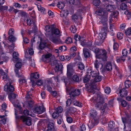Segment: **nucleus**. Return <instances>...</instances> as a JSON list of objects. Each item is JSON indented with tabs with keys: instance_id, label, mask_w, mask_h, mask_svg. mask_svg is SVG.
Instances as JSON below:
<instances>
[{
	"instance_id": "nucleus-1",
	"label": "nucleus",
	"mask_w": 131,
	"mask_h": 131,
	"mask_svg": "<svg viewBox=\"0 0 131 131\" xmlns=\"http://www.w3.org/2000/svg\"><path fill=\"white\" fill-rule=\"evenodd\" d=\"M91 116L93 118L91 121H90L88 124L89 128H93L96 125L99 123V118L97 116L96 112L95 110H92L90 111Z\"/></svg>"
},
{
	"instance_id": "nucleus-2",
	"label": "nucleus",
	"mask_w": 131,
	"mask_h": 131,
	"mask_svg": "<svg viewBox=\"0 0 131 131\" xmlns=\"http://www.w3.org/2000/svg\"><path fill=\"white\" fill-rule=\"evenodd\" d=\"M95 100L94 102L96 103L95 107L101 108L102 110V113H104L107 105V104H105L103 107H102V104L104 103V100L102 97L100 95H97V97L95 98Z\"/></svg>"
},
{
	"instance_id": "nucleus-3",
	"label": "nucleus",
	"mask_w": 131,
	"mask_h": 131,
	"mask_svg": "<svg viewBox=\"0 0 131 131\" xmlns=\"http://www.w3.org/2000/svg\"><path fill=\"white\" fill-rule=\"evenodd\" d=\"M102 28L101 29V32L100 34V36L101 38V41L100 42H97V44L98 45H101L103 42V40L105 38L108 29V27L106 22L103 23Z\"/></svg>"
},
{
	"instance_id": "nucleus-4",
	"label": "nucleus",
	"mask_w": 131,
	"mask_h": 131,
	"mask_svg": "<svg viewBox=\"0 0 131 131\" xmlns=\"http://www.w3.org/2000/svg\"><path fill=\"white\" fill-rule=\"evenodd\" d=\"M95 52L97 58L102 59L104 61L106 60L107 57L106 55L107 52L105 50L96 48L95 49Z\"/></svg>"
},
{
	"instance_id": "nucleus-5",
	"label": "nucleus",
	"mask_w": 131,
	"mask_h": 131,
	"mask_svg": "<svg viewBox=\"0 0 131 131\" xmlns=\"http://www.w3.org/2000/svg\"><path fill=\"white\" fill-rule=\"evenodd\" d=\"M96 14L99 16H102L101 21L100 22V24L106 22L107 21L108 13L105 11L102 10H99L96 12Z\"/></svg>"
},
{
	"instance_id": "nucleus-6",
	"label": "nucleus",
	"mask_w": 131,
	"mask_h": 131,
	"mask_svg": "<svg viewBox=\"0 0 131 131\" xmlns=\"http://www.w3.org/2000/svg\"><path fill=\"white\" fill-rule=\"evenodd\" d=\"M80 90L73 87L70 88L69 91V93L71 98L78 96L80 94Z\"/></svg>"
},
{
	"instance_id": "nucleus-7",
	"label": "nucleus",
	"mask_w": 131,
	"mask_h": 131,
	"mask_svg": "<svg viewBox=\"0 0 131 131\" xmlns=\"http://www.w3.org/2000/svg\"><path fill=\"white\" fill-rule=\"evenodd\" d=\"M13 81L10 79L9 84L6 83L5 86L4 90L5 91L7 92L8 93L13 92L14 90V88L13 85H11V83L13 82Z\"/></svg>"
},
{
	"instance_id": "nucleus-8",
	"label": "nucleus",
	"mask_w": 131,
	"mask_h": 131,
	"mask_svg": "<svg viewBox=\"0 0 131 131\" xmlns=\"http://www.w3.org/2000/svg\"><path fill=\"white\" fill-rule=\"evenodd\" d=\"M20 118L23 123L27 125L30 126L31 125L32 120L31 117L21 116L20 117Z\"/></svg>"
},
{
	"instance_id": "nucleus-9",
	"label": "nucleus",
	"mask_w": 131,
	"mask_h": 131,
	"mask_svg": "<svg viewBox=\"0 0 131 131\" xmlns=\"http://www.w3.org/2000/svg\"><path fill=\"white\" fill-rule=\"evenodd\" d=\"M74 70L73 69V66L71 64L67 66V75L68 77H71L74 73Z\"/></svg>"
},
{
	"instance_id": "nucleus-10",
	"label": "nucleus",
	"mask_w": 131,
	"mask_h": 131,
	"mask_svg": "<svg viewBox=\"0 0 131 131\" xmlns=\"http://www.w3.org/2000/svg\"><path fill=\"white\" fill-rule=\"evenodd\" d=\"M54 125L52 121H49L48 123L46 131H54Z\"/></svg>"
},
{
	"instance_id": "nucleus-11",
	"label": "nucleus",
	"mask_w": 131,
	"mask_h": 131,
	"mask_svg": "<svg viewBox=\"0 0 131 131\" xmlns=\"http://www.w3.org/2000/svg\"><path fill=\"white\" fill-rule=\"evenodd\" d=\"M49 39L53 43L55 44H59L62 43V42L59 38L54 37L53 35L50 37Z\"/></svg>"
},
{
	"instance_id": "nucleus-12",
	"label": "nucleus",
	"mask_w": 131,
	"mask_h": 131,
	"mask_svg": "<svg viewBox=\"0 0 131 131\" xmlns=\"http://www.w3.org/2000/svg\"><path fill=\"white\" fill-rule=\"evenodd\" d=\"M0 72L1 73L2 77L3 79L4 80L5 82L6 83H8L9 82V80L8 77V75L6 74L5 72L3 71L2 69L0 70Z\"/></svg>"
},
{
	"instance_id": "nucleus-13",
	"label": "nucleus",
	"mask_w": 131,
	"mask_h": 131,
	"mask_svg": "<svg viewBox=\"0 0 131 131\" xmlns=\"http://www.w3.org/2000/svg\"><path fill=\"white\" fill-rule=\"evenodd\" d=\"M45 111V109L43 107L41 106L37 107H35L34 110V112L39 114L42 113Z\"/></svg>"
},
{
	"instance_id": "nucleus-14",
	"label": "nucleus",
	"mask_w": 131,
	"mask_h": 131,
	"mask_svg": "<svg viewBox=\"0 0 131 131\" xmlns=\"http://www.w3.org/2000/svg\"><path fill=\"white\" fill-rule=\"evenodd\" d=\"M91 80V85H93L95 83L101 81L102 80L101 77L98 75L93 79H92Z\"/></svg>"
},
{
	"instance_id": "nucleus-15",
	"label": "nucleus",
	"mask_w": 131,
	"mask_h": 131,
	"mask_svg": "<svg viewBox=\"0 0 131 131\" xmlns=\"http://www.w3.org/2000/svg\"><path fill=\"white\" fill-rule=\"evenodd\" d=\"M51 32L52 35H54L58 36L61 35L60 30L56 28L54 25L53 28L52 29Z\"/></svg>"
},
{
	"instance_id": "nucleus-16",
	"label": "nucleus",
	"mask_w": 131,
	"mask_h": 131,
	"mask_svg": "<svg viewBox=\"0 0 131 131\" xmlns=\"http://www.w3.org/2000/svg\"><path fill=\"white\" fill-rule=\"evenodd\" d=\"M119 93L120 96L122 97H125L127 94V92L125 88H123L120 90Z\"/></svg>"
},
{
	"instance_id": "nucleus-17",
	"label": "nucleus",
	"mask_w": 131,
	"mask_h": 131,
	"mask_svg": "<svg viewBox=\"0 0 131 131\" xmlns=\"http://www.w3.org/2000/svg\"><path fill=\"white\" fill-rule=\"evenodd\" d=\"M51 56L50 54H48L42 56V60L45 62H47L49 61V59Z\"/></svg>"
},
{
	"instance_id": "nucleus-18",
	"label": "nucleus",
	"mask_w": 131,
	"mask_h": 131,
	"mask_svg": "<svg viewBox=\"0 0 131 131\" xmlns=\"http://www.w3.org/2000/svg\"><path fill=\"white\" fill-rule=\"evenodd\" d=\"M17 96V95L15 94L14 93H10L9 95V100L10 101L12 102H14V100L16 99V98Z\"/></svg>"
},
{
	"instance_id": "nucleus-19",
	"label": "nucleus",
	"mask_w": 131,
	"mask_h": 131,
	"mask_svg": "<svg viewBox=\"0 0 131 131\" xmlns=\"http://www.w3.org/2000/svg\"><path fill=\"white\" fill-rule=\"evenodd\" d=\"M119 15V12L117 11H115L113 12V14H111L109 17V20L110 22L112 21V18H116Z\"/></svg>"
},
{
	"instance_id": "nucleus-20",
	"label": "nucleus",
	"mask_w": 131,
	"mask_h": 131,
	"mask_svg": "<svg viewBox=\"0 0 131 131\" xmlns=\"http://www.w3.org/2000/svg\"><path fill=\"white\" fill-rule=\"evenodd\" d=\"M83 52L85 58H88L90 57V53L88 49L86 48H84L83 49Z\"/></svg>"
},
{
	"instance_id": "nucleus-21",
	"label": "nucleus",
	"mask_w": 131,
	"mask_h": 131,
	"mask_svg": "<svg viewBox=\"0 0 131 131\" xmlns=\"http://www.w3.org/2000/svg\"><path fill=\"white\" fill-rule=\"evenodd\" d=\"M13 60L15 61H17L19 60H21L19 58V54L17 52H15L13 53Z\"/></svg>"
},
{
	"instance_id": "nucleus-22",
	"label": "nucleus",
	"mask_w": 131,
	"mask_h": 131,
	"mask_svg": "<svg viewBox=\"0 0 131 131\" xmlns=\"http://www.w3.org/2000/svg\"><path fill=\"white\" fill-rule=\"evenodd\" d=\"M25 104L28 108L32 107L34 105L33 101L31 100L26 102L25 103Z\"/></svg>"
},
{
	"instance_id": "nucleus-23",
	"label": "nucleus",
	"mask_w": 131,
	"mask_h": 131,
	"mask_svg": "<svg viewBox=\"0 0 131 131\" xmlns=\"http://www.w3.org/2000/svg\"><path fill=\"white\" fill-rule=\"evenodd\" d=\"M54 25H52L50 26H46L45 27V30L47 32H48L50 31H52V29L53 28Z\"/></svg>"
},
{
	"instance_id": "nucleus-24",
	"label": "nucleus",
	"mask_w": 131,
	"mask_h": 131,
	"mask_svg": "<svg viewBox=\"0 0 131 131\" xmlns=\"http://www.w3.org/2000/svg\"><path fill=\"white\" fill-rule=\"evenodd\" d=\"M39 74L37 72L32 73L30 74V79H38L39 77Z\"/></svg>"
},
{
	"instance_id": "nucleus-25",
	"label": "nucleus",
	"mask_w": 131,
	"mask_h": 131,
	"mask_svg": "<svg viewBox=\"0 0 131 131\" xmlns=\"http://www.w3.org/2000/svg\"><path fill=\"white\" fill-rule=\"evenodd\" d=\"M63 68V66L61 64H58L56 65L54 68L55 72H58L59 71H61Z\"/></svg>"
},
{
	"instance_id": "nucleus-26",
	"label": "nucleus",
	"mask_w": 131,
	"mask_h": 131,
	"mask_svg": "<svg viewBox=\"0 0 131 131\" xmlns=\"http://www.w3.org/2000/svg\"><path fill=\"white\" fill-rule=\"evenodd\" d=\"M21 60H19L18 61H16L17 62L15 64L16 68L18 69H20L22 66Z\"/></svg>"
},
{
	"instance_id": "nucleus-27",
	"label": "nucleus",
	"mask_w": 131,
	"mask_h": 131,
	"mask_svg": "<svg viewBox=\"0 0 131 131\" xmlns=\"http://www.w3.org/2000/svg\"><path fill=\"white\" fill-rule=\"evenodd\" d=\"M58 7L60 9H63L64 7V4L62 2H58L57 5Z\"/></svg>"
},
{
	"instance_id": "nucleus-28",
	"label": "nucleus",
	"mask_w": 131,
	"mask_h": 131,
	"mask_svg": "<svg viewBox=\"0 0 131 131\" xmlns=\"http://www.w3.org/2000/svg\"><path fill=\"white\" fill-rule=\"evenodd\" d=\"M115 8V7L113 5H109L107 6L106 9L108 11L111 12Z\"/></svg>"
},
{
	"instance_id": "nucleus-29",
	"label": "nucleus",
	"mask_w": 131,
	"mask_h": 131,
	"mask_svg": "<svg viewBox=\"0 0 131 131\" xmlns=\"http://www.w3.org/2000/svg\"><path fill=\"white\" fill-rule=\"evenodd\" d=\"M38 38L40 40V43L39 45V48L41 49H43L45 47L46 45V43H42L41 42L42 41L41 38L40 37H38Z\"/></svg>"
},
{
	"instance_id": "nucleus-30",
	"label": "nucleus",
	"mask_w": 131,
	"mask_h": 131,
	"mask_svg": "<svg viewBox=\"0 0 131 131\" xmlns=\"http://www.w3.org/2000/svg\"><path fill=\"white\" fill-rule=\"evenodd\" d=\"M94 66L97 69L100 66H101V68H102V64L101 63H99L97 60H96L94 63Z\"/></svg>"
},
{
	"instance_id": "nucleus-31",
	"label": "nucleus",
	"mask_w": 131,
	"mask_h": 131,
	"mask_svg": "<svg viewBox=\"0 0 131 131\" xmlns=\"http://www.w3.org/2000/svg\"><path fill=\"white\" fill-rule=\"evenodd\" d=\"M72 79L75 82L78 83L79 82V78L78 75H74L72 77Z\"/></svg>"
},
{
	"instance_id": "nucleus-32",
	"label": "nucleus",
	"mask_w": 131,
	"mask_h": 131,
	"mask_svg": "<svg viewBox=\"0 0 131 131\" xmlns=\"http://www.w3.org/2000/svg\"><path fill=\"white\" fill-rule=\"evenodd\" d=\"M21 78L19 79V81L20 83V84H26V80L23 78V75L21 76Z\"/></svg>"
},
{
	"instance_id": "nucleus-33",
	"label": "nucleus",
	"mask_w": 131,
	"mask_h": 131,
	"mask_svg": "<svg viewBox=\"0 0 131 131\" xmlns=\"http://www.w3.org/2000/svg\"><path fill=\"white\" fill-rule=\"evenodd\" d=\"M78 65V68L79 69L82 70L84 69L85 66L83 63L81 62H79Z\"/></svg>"
},
{
	"instance_id": "nucleus-34",
	"label": "nucleus",
	"mask_w": 131,
	"mask_h": 131,
	"mask_svg": "<svg viewBox=\"0 0 131 131\" xmlns=\"http://www.w3.org/2000/svg\"><path fill=\"white\" fill-rule=\"evenodd\" d=\"M8 40L10 42H13L15 41L16 40V38L13 35H11L9 36L8 38Z\"/></svg>"
},
{
	"instance_id": "nucleus-35",
	"label": "nucleus",
	"mask_w": 131,
	"mask_h": 131,
	"mask_svg": "<svg viewBox=\"0 0 131 131\" xmlns=\"http://www.w3.org/2000/svg\"><path fill=\"white\" fill-rule=\"evenodd\" d=\"M125 85L126 88H128L131 85V82L129 80H127L125 82Z\"/></svg>"
},
{
	"instance_id": "nucleus-36",
	"label": "nucleus",
	"mask_w": 131,
	"mask_h": 131,
	"mask_svg": "<svg viewBox=\"0 0 131 131\" xmlns=\"http://www.w3.org/2000/svg\"><path fill=\"white\" fill-rule=\"evenodd\" d=\"M73 103L74 105L79 107H81L82 106V104L81 103L76 101H74Z\"/></svg>"
},
{
	"instance_id": "nucleus-37",
	"label": "nucleus",
	"mask_w": 131,
	"mask_h": 131,
	"mask_svg": "<svg viewBox=\"0 0 131 131\" xmlns=\"http://www.w3.org/2000/svg\"><path fill=\"white\" fill-rule=\"evenodd\" d=\"M98 75V74L96 72V71H93L91 72L90 77H91L93 78L92 79H93Z\"/></svg>"
},
{
	"instance_id": "nucleus-38",
	"label": "nucleus",
	"mask_w": 131,
	"mask_h": 131,
	"mask_svg": "<svg viewBox=\"0 0 131 131\" xmlns=\"http://www.w3.org/2000/svg\"><path fill=\"white\" fill-rule=\"evenodd\" d=\"M124 14L127 16L128 19H129L131 18V12L128 10H127L124 12Z\"/></svg>"
},
{
	"instance_id": "nucleus-39",
	"label": "nucleus",
	"mask_w": 131,
	"mask_h": 131,
	"mask_svg": "<svg viewBox=\"0 0 131 131\" xmlns=\"http://www.w3.org/2000/svg\"><path fill=\"white\" fill-rule=\"evenodd\" d=\"M120 8L122 10H125L127 8V6L126 4L123 3L121 4Z\"/></svg>"
},
{
	"instance_id": "nucleus-40",
	"label": "nucleus",
	"mask_w": 131,
	"mask_h": 131,
	"mask_svg": "<svg viewBox=\"0 0 131 131\" xmlns=\"http://www.w3.org/2000/svg\"><path fill=\"white\" fill-rule=\"evenodd\" d=\"M32 96V94L30 91L27 92L26 95V99H31Z\"/></svg>"
},
{
	"instance_id": "nucleus-41",
	"label": "nucleus",
	"mask_w": 131,
	"mask_h": 131,
	"mask_svg": "<svg viewBox=\"0 0 131 131\" xmlns=\"http://www.w3.org/2000/svg\"><path fill=\"white\" fill-rule=\"evenodd\" d=\"M116 59L117 62L118 63L120 62L122 60L124 61L125 60L124 57H117Z\"/></svg>"
},
{
	"instance_id": "nucleus-42",
	"label": "nucleus",
	"mask_w": 131,
	"mask_h": 131,
	"mask_svg": "<svg viewBox=\"0 0 131 131\" xmlns=\"http://www.w3.org/2000/svg\"><path fill=\"white\" fill-rule=\"evenodd\" d=\"M106 69L108 71H111L112 69V67L111 63L110 62L108 63L106 66Z\"/></svg>"
},
{
	"instance_id": "nucleus-43",
	"label": "nucleus",
	"mask_w": 131,
	"mask_h": 131,
	"mask_svg": "<svg viewBox=\"0 0 131 131\" xmlns=\"http://www.w3.org/2000/svg\"><path fill=\"white\" fill-rule=\"evenodd\" d=\"M101 3L100 0H94L93 1V3L95 6H99Z\"/></svg>"
},
{
	"instance_id": "nucleus-44",
	"label": "nucleus",
	"mask_w": 131,
	"mask_h": 131,
	"mask_svg": "<svg viewBox=\"0 0 131 131\" xmlns=\"http://www.w3.org/2000/svg\"><path fill=\"white\" fill-rule=\"evenodd\" d=\"M125 33L127 36H129L131 35V28H128L126 30Z\"/></svg>"
},
{
	"instance_id": "nucleus-45",
	"label": "nucleus",
	"mask_w": 131,
	"mask_h": 131,
	"mask_svg": "<svg viewBox=\"0 0 131 131\" xmlns=\"http://www.w3.org/2000/svg\"><path fill=\"white\" fill-rule=\"evenodd\" d=\"M51 84V83L49 82L47 85V90L49 92H51L52 90V89L50 86Z\"/></svg>"
},
{
	"instance_id": "nucleus-46",
	"label": "nucleus",
	"mask_w": 131,
	"mask_h": 131,
	"mask_svg": "<svg viewBox=\"0 0 131 131\" xmlns=\"http://www.w3.org/2000/svg\"><path fill=\"white\" fill-rule=\"evenodd\" d=\"M63 109L61 106L58 107L56 109V111L59 114L62 113L63 111Z\"/></svg>"
},
{
	"instance_id": "nucleus-47",
	"label": "nucleus",
	"mask_w": 131,
	"mask_h": 131,
	"mask_svg": "<svg viewBox=\"0 0 131 131\" xmlns=\"http://www.w3.org/2000/svg\"><path fill=\"white\" fill-rule=\"evenodd\" d=\"M121 104L123 107H125L127 105H129L128 103H127L126 101L124 100H122L121 101Z\"/></svg>"
},
{
	"instance_id": "nucleus-48",
	"label": "nucleus",
	"mask_w": 131,
	"mask_h": 131,
	"mask_svg": "<svg viewBox=\"0 0 131 131\" xmlns=\"http://www.w3.org/2000/svg\"><path fill=\"white\" fill-rule=\"evenodd\" d=\"M70 30L72 32L74 33L76 32L77 31V29L74 26H71L70 28Z\"/></svg>"
},
{
	"instance_id": "nucleus-49",
	"label": "nucleus",
	"mask_w": 131,
	"mask_h": 131,
	"mask_svg": "<svg viewBox=\"0 0 131 131\" xmlns=\"http://www.w3.org/2000/svg\"><path fill=\"white\" fill-rule=\"evenodd\" d=\"M59 114L56 112H54L53 113L52 116L54 118H57L59 116Z\"/></svg>"
},
{
	"instance_id": "nucleus-50",
	"label": "nucleus",
	"mask_w": 131,
	"mask_h": 131,
	"mask_svg": "<svg viewBox=\"0 0 131 131\" xmlns=\"http://www.w3.org/2000/svg\"><path fill=\"white\" fill-rule=\"evenodd\" d=\"M59 50H60V52L64 51L67 49L66 47L64 46H62L60 47L59 48Z\"/></svg>"
},
{
	"instance_id": "nucleus-51",
	"label": "nucleus",
	"mask_w": 131,
	"mask_h": 131,
	"mask_svg": "<svg viewBox=\"0 0 131 131\" xmlns=\"http://www.w3.org/2000/svg\"><path fill=\"white\" fill-rule=\"evenodd\" d=\"M114 124H115L114 121H111L108 124V126L110 128H112L114 126Z\"/></svg>"
},
{
	"instance_id": "nucleus-52",
	"label": "nucleus",
	"mask_w": 131,
	"mask_h": 131,
	"mask_svg": "<svg viewBox=\"0 0 131 131\" xmlns=\"http://www.w3.org/2000/svg\"><path fill=\"white\" fill-rule=\"evenodd\" d=\"M105 92L107 94H109L111 92V89L110 87H106L105 88Z\"/></svg>"
},
{
	"instance_id": "nucleus-53",
	"label": "nucleus",
	"mask_w": 131,
	"mask_h": 131,
	"mask_svg": "<svg viewBox=\"0 0 131 131\" xmlns=\"http://www.w3.org/2000/svg\"><path fill=\"white\" fill-rule=\"evenodd\" d=\"M14 34V30L13 29L10 28L9 29L8 32V35L9 36L13 35Z\"/></svg>"
},
{
	"instance_id": "nucleus-54",
	"label": "nucleus",
	"mask_w": 131,
	"mask_h": 131,
	"mask_svg": "<svg viewBox=\"0 0 131 131\" xmlns=\"http://www.w3.org/2000/svg\"><path fill=\"white\" fill-rule=\"evenodd\" d=\"M92 42H90L87 43L86 46L89 47L90 50H93V48H94V47L92 46Z\"/></svg>"
},
{
	"instance_id": "nucleus-55",
	"label": "nucleus",
	"mask_w": 131,
	"mask_h": 131,
	"mask_svg": "<svg viewBox=\"0 0 131 131\" xmlns=\"http://www.w3.org/2000/svg\"><path fill=\"white\" fill-rule=\"evenodd\" d=\"M29 62L31 66L33 67H35V64L34 61L33 59L32 60L31 59L29 61Z\"/></svg>"
},
{
	"instance_id": "nucleus-56",
	"label": "nucleus",
	"mask_w": 131,
	"mask_h": 131,
	"mask_svg": "<svg viewBox=\"0 0 131 131\" xmlns=\"http://www.w3.org/2000/svg\"><path fill=\"white\" fill-rule=\"evenodd\" d=\"M63 20L64 23L66 24H68L69 23V20L68 18L65 17L63 18Z\"/></svg>"
},
{
	"instance_id": "nucleus-57",
	"label": "nucleus",
	"mask_w": 131,
	"mask_h": 131,
	"mask_svg": "<svg viewBox=\"0 0 131 131\" xmlns=\"http://www.w3.org/2000/svg\"><path fill=\"white\" fill-rule=\"evenodd\" d=\"M117 37L118 38L120 39L123 38V34L121 32H118L117 34Z\"/></svg>"
},
{
	"instance_id": "nucleus-58",
	"label": "nucleus",
	"mask_w": 131,
	"mask_h": 131,
	"mask_svg": "<svg viewBox=\"0 0 131 131\" xmlns=\"http://www.w3.org/2000/svg\"><path fill=\"white\" fill-rule=\"evenodd\" d=\"M74 39L76 41H80L81 38L78 35L76 34L74 35Z\"/></svg>"
},
{
	"instance_id": "nucleus-59",
	"label": "nucleus",
	"mask_w": 131,
	"mask_h": 131,
	"mask_svg": "<svg viewBox=\"0 0 131 131\" xmlns=\"http://www.w3.org/2000/svg\"><path fill=\"white\" fill-rule=\"evenodd\" d=\"M66 41V43H70L72 42V39L70 37H68Z\"/></svg>"
},
{
	"instance_id": "nucleus-60",
	"label": "nucleus",
	"mask_w": 131,
	"mask_h": 131,
	"mask_svg": "<svg viewBox=\"0 0 131 131\" xmlns=\"http://www.w3.org/2000/svg\"><path fill=\"white\" fill-rule=\"evenodd\" d=\"M102 124L104 125L107 123V120L105 117H104L102 118L101 119Z\"/></svg>"
},
{
	"instance_id": "nucleus-61",
	"label": "nucleus",
	"mask_w": 131,
	"mask_h": 131,
	"mask_svg": "<svg viewBox=\"0 0 131 131\" xmlns=\"http://www.w3.org/2000/svg\"><path fill=\"white\" fill-rule=\"evenodd\" d=\"M71 100L70 99H68L66 101V106L68 107L71 104Z\"/></svg>"
},
{
	"instance_id": "nucleus-62",
	"label": "nucleus",
	"mask_w": 131,
	"mask_h": 131,
	"mask_svg": "<svg viewBox=\"0 0 131 131\" xmlns=\"http://www.w3.org/2000/svg\"><path fill=\"white\" fill-rule=\"evenodd\" d=\"M127 53V51L126 49H124L122 51V54L123 56H126Z\"/></svg>"
},
{
	"instance_id": "nucleus-63",
	"label": "nucleus",
	"mask_w": 131,
	"mask_h": 131,
	"mask_svg": "<svg viewBox=\"0 0 131 131\" xmlns=\"http://www.w3.org/2000/svg\"><path fill=\"white\" fill-rule=\"evenodd\" d=\"M80 41L81 45L83 46H86L87 43L86 42L85 40L82 41L80 40Z\"/></svg>"
},
{
	"instance_id": "nucleus-64",
	"label": "nucleus",
	"mask_w": 131,
	"mask_h": 131,
	"mask_svg": "<svg viewBox=\"0 0 131 131\" xmlns=\"http://www.w3.org/2000/svg\"><path fill=\"white\" fill-rule=\"evenodd\" d=\"M67 121L68 123H71L72 122L73 119L71 117H68L67 118Z\"/></svg>"
}]
</instances>
